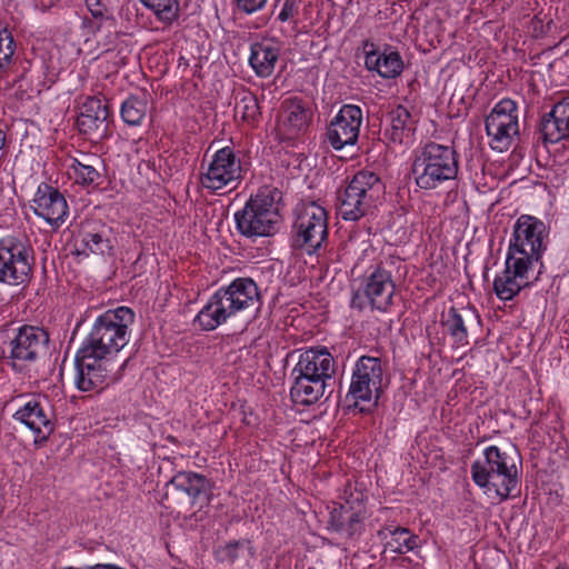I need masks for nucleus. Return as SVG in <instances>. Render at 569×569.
Here are the masks:
<instances>
[{
  "label": "nucleus",
  "instance_id": "f257e3e1",
  "mask_svg": "<svg viewBox=\"0 0 569 569\" xmlns=\"http://www.w3.org/2000/svg\"><path fill=\"white\" fill-rule=\"evenodd\" d=\"M522 459L516 446L501 450L497 446L483 450V460L471 465V478L482 489L495 491L500 500H507L519 493L518 465Z\"/></svg>",
  "mask_w": 569,
  "mask_h": 569
},
{
  "label": "nucleus",
  "instance_id": "f03ea898",
  "mask_svg": "<svg viewBox=\"0 0 569 569\" xmlns=\"http://www.w3.org/2000/svg\"><path fill=\"white\" fill-rule=\"evenodd\" d=\"M259 299L258 286L251 278H237L211 296L198 312L196 321L202 330H214L237 312L253 307Z\"/></svg>",
  "mask_w": 569,
  "mask_h": 569
},
{
  "label": "nucleus",
  "instance_id": "7ed1b4c3",
  "mask_svg": "<svg viewBox=\"0 0 569 569\" xmlns=\"http://www.w3.org/2000/svg\"><path fill=\"white\" fill-rule=\"evenodd\" d=\"M133 322L134 312L128 307L107 310L96 319L80 348L116 359L129 342V327Z\"/></svg>",
  "mask_w": 569,
  "mask_h": 569
},
{
  "label": "nucleus",
  "instance_id": "20e7f679",
  "mask_svg": "<svg viewBox=\"0 0 569 569\" xmlns=\"http://www.w3.org/2000/svg\"><path fill=\"white\" fill-rule=\"evenodd\" d=\"M212 497V486L206 476L193 471H179L164 487L162 505L167 509L191 511L190 518L202 520Z\"/></svg>",
  "mask_w": 569,
  "mask_h": 569
},
{
  "label": "nucleus",
  "instance_id": "39448f33",
  "mask_svg": "<svg viewBox=\"0 0 569 569\" xmlns=\"http://www.w3.org/2000/svg\"><path fill=\"white\" fill-rule=\"evenodd\" d=\"M459 172L457 151L437 142L426 143L416 154L412 173L420 189L431 190L455 180Z\"/></svg>",
  "mask_w": 569,
  "mask_h": 569
},
{
  "label": "nucleus",
  "instance_id": "423d86ee",
  "mask_svg": "<svg viewBox=\"0 0 569 569\" xmlns=\"http://www.w3.org/2000/svg\"><path fill=\"white\" fill-rule=\"evenodd\" d=\"M385 193V184L372 171H358L338 193L339 214L343 220L357 221L366 216Z\"/></svg>",
  "mask_w": 569,
  "mask_h": 569
},
{
  "label": "nucleus",
  "instance_id": "0eeeda50",
  "mask_svg": "<svg viewBox=\"0 0 569 569\" xmlns=\"http://www.w3.org/2000/svg\"><path fill=\"white\" fill-rule=\"evenodd\" d=\"M278 194L277 189L259 191L234 213L236 228L241 236L254 240L277 232L279 214L274 202Z\"/></svg>",
  "mask_w": 569,
  "mask_h": 569
},
{
  "label": "nucleus",
  "instance_id": "6e6552de",
  "mask_svg": "<svg viewBox=\"0 0 569 569\" xmlns=\"http://www.w3.org/2000/svg\"><path fill=\"white\" fill-rule=\"evenodd\" d=\"M127 362L79 348L74 358V385L82 392H100L122 378Z\"/></svg>",
  "mask_w": 569,
  "mask_h": 569
},
{
  "label": "nucleus",
  "instance_id": "1a4fd4ad",
  "mask_svg": "<svg viewBox=\"0 0 569 569\" xmlns=\"http://www.w3.org/2000/svg\"><path fill=\"white\" fill-rule=\"evenodd\" d=\"M328 238V213L316 202H309L296 210L291 228V247L315 254Z\"/></svg>",
  "mask_w": 569,
  "mask_h": 569
},
{
  "label": "nucleus",
  "instance_id": "9d476101",
  "mask_svg": "<svg viewBox=\"0 0 569 569\" xmlns=\"http://www.w3.org/2000/svg\"><path fill=\"white\" fill-rule=\"evenodd\" d=\"M545 223L533 216H520L515 226L509 241L508 256L522 258L523 261L543 268L542 254L547 249Z\"/></svg>",
  "mask_w": 569,
  "mask_h": 569
},
{
  "label": "nucleus",
  "instance_id": "9b49d317",
  "mask_svg": "<svg viewBox=\"0 0 569 569\" xmlns=\"http://www.w3.org/2000/svg\"><path fill=\"white\" fill-rule=\"evenodd\" d=\"M383 367L380 358L362 356L353 368L347 401H352L357 407L360 402H369L377 406L382 392Z\"/></svg>",
  "mask_w": 569,
  "mask_h": 569
},
{
  "label": "nucleus",
  "instance_id": "f8f14e48",
  "mask_svg": "<svg viewBox=\"0 0 569 569\" xmlns=\"http://www.w3.org/2000/svg\"><path fill=\"white\" fill-rule=\"evenodd\" d=\"M50 337L47 330L24 325L14 336L3 339L0 357L16 362H34L49 353Z\"/></svg>",
  "mask_w": 569,
  "mask_h": 569
},
{
  "label": "nucleus",
  "instance_id": "ddd939ff",
  "mask_svg": "<svg viewBox=\"0 0 569 569\" xmlns=\"http://www.w3.org/2000/svg\"><path fill=\"white\" fill-rule=\"evenodd\" d=\"M33 249L23 241L8 237L0 240V282L26 284L31 279Z\"/></svg>",
  "mask_w": 569,
  "mask_h": 569
},
{
  "label": "nucleus",
  "instance_id": "4468645a",
  "mask_svg": "<svg viewBox=\"0 0 569 569\" xmlns=\"http://www.w3.org/2000/svg\"><path fill=\"white\" fill-rule=\"evenodd\" d=\"M392 260H381L371 264L363 277L362 286L352 298L351 305L355 307L360 297V291L368 299L372 309L387 312L393 305L396 283L392 279Z\"/></svg>",
  "mask_w": 569,
  "mask_h": 569
},
{
  "label": "nucleus",
  "instance_id": "2eb2a0df",
  "mask_svg": "<svg viewBox=\"0 0 569 569\" xmlns=\"http://www.w3.org/2000/svg\"><path fill=\"white\" fill-rule=\"evenodd\" d=\"M535 266L523 261L522 258L506 256L505 269L493 280V291L498 299L510 301L520 293L522 289L535 284L541 274L539 268L533 274Z\"/></svg>",
  "mask_w": 569,
  "mask_h": 569
},
{
  "label": "nucleus",
  "instance_id": "dca6fc26",
  "mask_svg": "<svg viewBox=\"0 0 569 569\" xmlns=\"http://www.w3.org/2000/svg\"><path fill=\"white\" fill-rule=\"evenodd\" d=\"M241 179V161L230 147L217 150L207 171L200 174L201 186L212 192H217L228 186L236 188Z\"/></svg>",
  "mask_w": 569,
  "mask_h": 569
},
{
  "label": "nucleus",
  "instance_id": "f3484780",
  "mask_svg": "<svg viewBox=\"0 0 569 569\" xmlns=\"http://www.w3.org/2000/svg\"><path fill=\"white\" fill-rule=\"evenodd\" d=\"M485 127L491 137L492 149L507 150L519 131L516 102L511 99L499 101L486 117Z\"/></svg>",
  "mask_w": 569,
  "mask_h": 569
},
{
  "label": "nucleus",
  "instance_id": "a211bd4d",
  "mask_svg": "<svg viewBox=\"0 0 569 569\" xmlns=\"http://www.w3.org/2000/svg\"><path fill=\"white\" fill-rule=\"evenodd\" d=\"M77 254L113 256V230L101 220L81 222L74 238Z\"/></svg>",
  "mask_w": 569,
  "mask_h": 569
},
{
  "label": "nucleus",
  "instance_id": "6ab92c4d",
  "mask_svg": "<svg viewBox=\"0 0 569 569\" xmlns=\"http://www.w3.org/2000/svg\"><path fill=\"white\" fill-rule=\"evenodd\" d=\"M362 123V110L356 104H343L330 121L327 138L335 150L355 146Z\"/></svg>",
  "mask_w": 569,
  "mask_h": 569
},
{
  "label": "nucleus",
  "instance_id": "aec40b11",
  "mask_svg": "<svg viewBox=\"0 0 569 569\" xmlns=\"http://www.w3.org/2000/svg\"><path fill=\"white\" fill-rule=\"evenodd\" d=\"M362 501V493H358L355 498L351 493L345 503H340L331 510L330 525L335 531L346 535L348 538L361 535L366 513Z\"/></svg>",
  "mask_w": 569,
  "mask_h": 569
},
{
  "label": "nucleus",
  "instance_id": "412c9836",
  "mask_svg": "<svg viewBox=\"0 0 569 569\" xmlns=\"http://www.w3.org/2000/svg\"><path fill=\"white\" fill-rule=\"evenodd\" d=\"M34 213L51 226L62 223L68 216V203L63 194L52 186L42 182L32 200Z\"/></svg>",
  "mask_w": 569,
  "mask_h": 569
},
{
  "label": "nucleus",
  "instance_id": "4be33fe9",
  "mask_svg": "<svg viewBox=\"0 0 569 569\" xmlns=\"http://www.w3.org/2000/svg\"><path fill=\"white\" fill-rule=\"evenodd\" d=\"M13 418L34 432L36 442L47 441L54 430L52 412L47 401L29 400L13 415Z\"/></svg>",
  "mask_w": 569,
  "mask_h": 569
},
{
  "label": "nucleus",
  "instance_id": "5701e85b",
  "mask_svg": "<svg viewBox=\"0 0 569 569\" xmlns=\"http://www.w3.org/2000/svg\"><path fill=\"white\" fill-rule=\"evenodd\" d=\"M109 110L106 103L98 97H88L80 107L77 117V127L80 133L91 140H100L107 132V119Z\"/></svg>",
  "mask_w": 569,
  "mask_h": 569
},
{
  "label": "nucleus",
  "instance_id": "b1692460",
  "mask_svg": "<svg viewBox=\"0 0 569 569\" xmlns=\"http://www.w3.org/2000/svg\"><path fill=\"white\" fill-rule=\"evenodd\" d=\"M365 67L369 71H376L383 79H393L401 74L403 61L400 53L390 46L381 50L369 40L363 42Z\"/></svg>",
  "mask_w": 569,
  "mask_h": 569
},
{
  "label": "nucleus",
  "instance_id": "393cba45",
  "mask_svg": "<svg viewBox=\"0 0 569 569\" xmlns=\"http://www.w3.org/2000/svg\"><path fill=\"white\" fill-rule=\"evenodd\" d=\"M291 371L331 381L336 372L335 360L326 347L310 348L300 355Z\"/></svg>",
  "mask_w": 569,
  "mask_h": 569
},
{
  "label": "nucleus",
  "instance_id": "a878e982",
  "mask_svg": "<svg viewBox=\"0 0 569 569\" xmlns=\"http://www.w3.org/2000/svg\"><path fill=\"white\" fill-rule=\"evenodd\" d=\"M480 323V317L475 308L465 307L456 308L450 307L447 312L441 316V325L452 338V340L460 345L467 346L468 341V328L478 326Z\"/></svg>",
  "mask_w": 569,
  "mask_h": 569
},
{
  "label": "nucleus",
  "instance_id": "bb28decb",
  "mask_svg": "<svg viewBox=\"0 0 569 569\" xmlns=\"http://www.w3.org/2000/svg\"><path fill=\"white\" fill-rule=\"evenodd\" d=\"M292 386L290 388L291 400L299 406H311L326 396L330 381L295 373L291 371Z\"/></svg>",
  "mask_w": 569,
  "mask_h": 569
},
{
  "label": "nucleus",
  "instance_id": "cd10ccee",
  "mask_svg": "<svg viewBox=\"0 0 569 569\" xmlns=\"http://www.w3.org/2000/svg\"><path fill=\"white\" fill-rule=\"evenodd\" d=\"M312 119V111L302 99L295 97L282 102V124L291 134L306 130Z\"/></svg>",
  "mask_w": 569,
  "mask_h": 569
},
{
  "label": "nucleus",
  "instance_id": "c85d7f7f",
  "mask_svg": "<svg viewBox=\"0 0 569 569\" xmlns=\"http://www.w3.org/2000/svg\"><path fill=\"white\" fill-rule=\"evenodd\" d=\"M280 49L266 42H254L250 47L249 64L260 78L270 77L279 59Z\"/></svg>",
  "mask_w": 569,
  "mask_h": 569
},
{
  "label": "nucleus",
  "instance_id": "c756f323",
  "mask_svg": "<svg viewBox=\"0 0 569 569\" xmlns=\"http://www.w3.org/2000/svg\"><path fill=\"white\" fill-rule=\"evenodd\" d=\"M388 119L390 126L386 129L385 134L392 142L402 143L403 139L408 138L411 131H415V121L409 110L401 104L389 112Z\"/></svg>",
  "mask_w": 569,
  "mask_h": 569
},
{
  "label": "nucleus",
  "instance_id": "7c9ffc66",
  "mask_svg": "<svg viewBox=\"0 0 569 569\" xmlns=\"http://www.w3.org/2000/svg\"><path fill=\"white\" fill-rule=\"evenodd\" d=\"M391 536L387 547L390 551L396 553H406L417 547L418 537L412 535L409 529L403 527L386 526L378 531V536L382 539L387 538V535Z\"/></svg>",
  "mask_w": 569,
  "mask_h": 569
},
{
  "label": "nucleus",
  "instance_id": "2f4dec72",
  "mask_svg": "<svg viewBox=\"0 0 569 569\" xmlns=\"http://www.w3.org/2000/svg\"><path fill=\"white\" fill-rule=\"evenodd\" d=\"M539 131L545 142L557 143L569 138V129L565 127L553 108L545 113L539 123Z\"/></svg>",
  "mask_w": 569,
  "mask_h": 569
},
{
  "label": "nucleus",
  "instance_id": "473e14b6",
  "mask_svg": "<svg viewBox=\"0 0 569 569\" xmlns=\"http://www.w3.org/2000/svg\"><path fill=\"white\" fill-rule=\"evenodd\" d=\"M147 111L148 102L146 97L130 96L122 102L120 114L127 124L137 127L142 123Z\"/></svg>",
  "mask_w": 569,
  "mask_h": 569
},
{
  "label": "nucleus",
  "instance_id": "72a5a7b5",
  "mask_svg": "<svg viewBox=\"0 0 569 569\" xmlns=\"http://www.w3.org/2000/svg\"><path fill=\"white\" fill-rule=\"evenodd\" d=\"M142 4L151 10L157 19L164 24H171L179 18V0H140Z\"/></svg>",
  "mask_w": 569,
  "mask_h": 569
},
{
  "label": "nucleus",
  "instance_id": "f704fd0d",
  "mask_svg": "<svg viewBox=\"0 0 569 569\" xmlns=\"http://www.w3.org/2000/svg\"><path fill=\"white\" fill-rule=\"evenodd\" d=\"M242 550H247L250 556L254 555V548L251 540L239 539L228 541L227 543L219 546L214 553L218 561L234 563L236 560L239 559Z\"/></svg>",
  "mask_w": 569,
  "mask_h": 569
},
{
  "label": "nucleus",
  "instance_id": "c9c22d12",
  "mask_svg": "<svg viewBox=\"0 0 569 569\" xmlns=\"http://www.w3.org/2000/svg\"><path fill=\"white\" fill-rule=\"evenodd\" d=\"M234 111L237 114L241 116L244 122L251 126H254L261 117L258 98L249 91L237 101Z\"/></svg>",
  "mask_w": 569,
  "mask_h": 569
},
{
  "label": "nucleus",
  "instance_id": "e433bc0d",
  "mask_svg": "<svg viewBox=\"0 0 569 569\" xmlns=\"http://www.w3.org/2000/svg\"><path fill=\"white\" fill-rule=\"evenodd\" d=\"M74 170L76 181L84 187L96 188L101 183V173L91 164H84L74 159L72 163Z\"/></svg>",
  "mask_w": 569,
  "mask_h": 569
},
{
  "label": "nucleus",
  "instance_id": "4c0bfd02",
  "mask_svg": "<svg viewBox=\"0 0 569 569\" xmlns=\"http://www.w3.org/2000/svg\"><path fill=\"white\" fill-rule=\"evenodd\" d=\"M16 43L10 31L0 30V69L11 63L14 54Z\"/></svg>",
  "mask_w": 569,
  "mask_h": 569
},
{
  "label": "nucleus",
  "instance_id": "58836bf2",
  "mask_svg": "<svg viewBox=\"0 0 569 569\" xmlns=\"http://www.w3.org/2000/svg\"><path fill=\"white\" fill-rule=\"evenodd\" d=\"M298 14L297 0H284L283 6L278 14V19L282 22L288 21Z\"/></svg>",
  "mask_w": 569,
  "mask_h": 569
},
{
  "label": "nucleus",
  "instance_id": "ea45409f",
  "mask_svg": "<svg viewBox=\"0 0 569 569\" xmlns=\"http://www.w3.org/2000/svg\"><path fill=\"white\" fill-rule=\"evenodd\" d=\"M239 10L246 13H253L262 9L267 0H236Z\"/></svg>",
  "mask_w": 569,
  "mask_h": 569
},
{
  "label": "nucleus",
  "instance_id": "a19ab883",
  "mask_svg": "<svg viewBox=\"0 0 569 569\" xmlns=\"http://www.w3.org/2000/svg\"><path fill=\"white\" fill-rule=\"evenodd\" d=\"M86 6L93 18H102L104 16V7L100 0H86Z\"/></svg>",
  "mask_w": 569,
  "mask_h": 569
},
{
  "label": "nucleus",
  "instance_id": "79ce46f5",
  "mask_svg": "<svg viewBox=\"0 0 569 569\" xmlns=\"http://www.w3.org/2000/svg\"><path fill=\"white\" fill-rule=\"evenodd\" d=\"M6 142V133L0 129V150L3 148Z\"/></svg>",
  "mask_w": 569,
  "mask_h": 569
},
{
  "label": "nucleus",
  "instance_id": "37998d69",
  "mask_svg": "<svg viewBox=\"0 0 569 569\" xmlns=\"http://www.w3.org/2000/svg\"><path fill=\"white\" fill-rule=\"evenodd\" d=\"M63 569H89V566H86L83 568L66 567Z\"/></svg>",
  "mask_w": 569,
  "mask_h": 569
},
{
  "label": "nucleus",
  "instance_id": "c03bdc74",
  "mask_svg": "<svg viewBox=\"0 0 569 569\" xmlns=\"http://www.w3.org/2000/svg\"><path fill=\"white\" fill-rule=\"evenodd\" d=\"M332 395V389L329 390L328 395L326 396V399H328Z\"/></svg>",
  "mask_w": 569,
  "mask_h": 569
},
{
  "label": "nucleus",
  "instance_id": "a18cd8bd",
  "mask_svg": "<svg viewBox=\"0 0 569 569\" xmlns=\"http://www.w3.org/2000/svg\"><path fill=\"white\" fill-rule=\"evenodd\" d=\"M556 569H567V567L560 565V566H557Z\"/></svg>",
  "mask_w": 569,
  "mask_h": 569
}]
</instances>
